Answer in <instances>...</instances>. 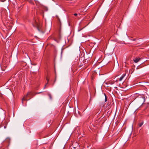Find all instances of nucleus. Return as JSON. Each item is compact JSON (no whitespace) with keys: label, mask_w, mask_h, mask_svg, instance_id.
Segmentation results:
<instances>
[{"label":"nucleus","mask_w":149,"mask_h":149,"mask_svg":"<svg viewBox=\"0 0 149 149\" xmlns=\"http://www.w3.org/2000/svg\"><path fill=\"white\" fill-rule=\"evenodd\" d=\"M35 93H34L31 92H29L28 93L27 95L25 96L22 99V101L23 100H26V98L28 96L30 97V98H32L33 96H34L35 95Z\"/></svg>","instance_id":"1"},{"label":"nucleus","mask_w":149,"mask_h":149,"mask_svg":"<svg viewBox=\"0 0 149 149\" xmlns=\"http://www.w3.org/2000/svg\"><path fill=\"white\" fill-rule=\"evenodd\" d=\"M141 58H135L134 60V61L135 63H137L140 60Z\"/></svg>","instance_id":"2"},{"label":"nucleus","mask_w":149,"mask_h":149,"mask_svg":"<svg viewBox=\"0 0 149 149\" xmlns=\"http://www.w3.org/2000/svg\"><path fill=\"white\" fill-rule=\"evenodd\" d=\"M125 74H123L122 76L120 77L119 80L120 81H121L124 78V77L125 76Z\"/></svg>","instance_id":"3"},{"label":"nucleus","mask_w":149,"mask_h":149,"mask_svg":"<svg viewBox=\"0 0 149 149\" xmlns=\"http://www.w3.org/2000/svg\"><path fill=\"white\" fill-rule=\"evenodd\" d=\"M34 22H35L34 24L33 23V26H37L38 25V24L36 22V20H35L34 21Z\"/></svg>","instance_id":"4"},{"label":"nucleus","mask_w":149,"mask_h":149,"mask_svg":"<svg viewBox=\"0 0 149 149\" xmlns=\"http://www.w3.org/2000/svg\"><path fill=\"white\" fill-rule=\"evenodd\" d=\"M46 79H47V84L48 83V82L49 81V78H48V77H47Z\"/></svg>","instance_id":"5"},{"label":"nucleus","mask_w":149,"mask_h":149,"mask_svg":"<svg viewBox=\"0 0 149 149\" xmlns=\"http://www.w3.org/2000/svg\"><path fill=\"white\" fill-rule=\"evenodd\" d=\"M104 95H105V102H106L107 101V96H106V95L105 94H104Z\"/></svg>","instance_id":"6"},{"label":"nucleus","mask_w":149,"mask_h":149,"mask_svg":"<svg viewBox=\"0 0 149 149\" xmlns=\"http://www.w3.org/2000/svg\"><path fill=\"white\" fill-rule=\"evenodd\" d=\"M48 96L49 97V98L50 99H52V96L50 94H48Z\"/></svg>","instance_id":"7"},{"label":"nucleus","mask_w":149,"mask_h":149,"mask_svg":"<svg viewBox=\"0 0 149 149\" xmlns=\"http://www.w3.org/2000/svg\"><path fill=\"white\" fill-rule=\"evenodd\" d=\"M143 123H140L139 124V127H141L142 126V125H143Z\"/></svg>","instance_id":"8"},{"label":"nucleus","mask_w":149,"mask_h":149,"mask_svg":"<svg viewBox=\"0 0 149 149\" xmlns=\"http://www.w3.org/2000/svg\"><path fill=\"white\" fill-rule=\"evenodd\" d=\"M56 76L55 78V79L54 81V83L56 81Z\"/></svg>","instance_id":"9"},{"label":"nucleus","mask_w":149,"mask_h":149,"mask_svg":"<svg viewBox=\"0 0 149 149\" xmlns=\"http://www.w3.org/2000/svg\"><path fill=\"white\" fill-rule=\"evenodd\" d=\"M74 15L75 16H77V13H74Z\"/></svg>","instance_id":"10"},{"label":"nucleus","mask_w":149,"mask_h":149,"mask_svg":"<svg viewBox=\"0 0 149 149\" xmlns=\"http://www.w3.org/2000/svg\"><path fill=\"white\" fill-rule=\"evenodd\" d=\"M41 93V92H39V93H35V94L36 95V94H39V93Z\"/></svg>","instance_id":"11"},{"label":"nucleus","mask_w":149,"mask_h":149,"mask_svg":"<svg viewBox=\"0 0 149 149\" xmlns=\"http://www.w3.org/2000/svg\"><path fill=\"white\" fill-rule=\"evenodd\" d=\"M133 40L134 41H135V40H136V39H133Z\"/></svg>","instance_id":"12"},{"label":"nucleus","mask_w":149,"mask_h":149,"mask_svg":"<svg viewBox=\"0 0 149 149\" xmlns=\"http://www.w3.org/2000/svg\"><path fill=\"white\" fill-rule=\"evenodd\" d=\"M4 128H6V126H5L4 127Z\"/></svg>","instance_id":"13"}]
</instances>
